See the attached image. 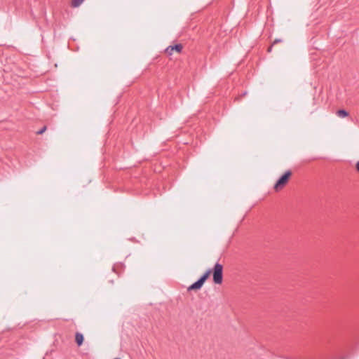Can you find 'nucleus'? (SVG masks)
Instances as JSON below:
<instances>
[{
	"label": "nucleus",
	"mask_w": 359,
	"mask_h": 359,
	"mask_svg": "<svg viewBox=\"0 0 359 359\" xmlns=\"http://www.w3.org/2000/svg\"><path fill=\"white\" fill-rule=\"evenodd\" d=\"M211 273H212L213 282L215 284H221L223 280V266L217 262L212 270L206 271L197 281L188 287L187 290H200Z\"/></svg>",
	"instance_id": "f257e3e1"
},
{
	"label": "nucleus",
	"mask_w": 359,
	"mask_h": 359,
	"mask_svg": "<svg viewBox=\"0 0 359 359\" xmlns=\"http://www.w3.org/2000/svg\"><path fill=\"white\" fill-rule=\"evenodd\" d=\"M292 175V172L290 170H287L277 180L275 184L273 189L276 191H278L283 189V187L287 184L288 180Z\"/></svg>",
	"instance_id": "f03ea898"
},
{
	"label": "nucleus",
	"mask_w": 359,
	"mask_h": 359,
	"mask_svg": "<svg viewBox=\"0 0 359 359\" xmlns=\"http://www.w3.org/2000/svg\"><path fill=\"white\" fill-rule=\"evenodd\" d=\"M183 49V46L181 43H177L174 46H168L165 52L168 55H172L174 51H176L177 53H180Z\"/></svg>",
	"instance_id": "7ed1b4c3"
},
{
	"label": "nucleus",
	"mask_w": 359,
	"mask_h": 359,
	"mask_svg": "<svg viewBox=\"0 0 359 359\" xmlns=\"http://www.w3.org/2000/svg\"><path fill=\"white\" fill-rule=\"evenodd\" d=\"M83 335L80 332H76L75 334V341L79 346H81L83 342Z\"/></svg>",
	"instance_id": "20e7f679"
},
{
	"label": "nucleus",
	"mask_w": 359,
	"mask_h": 359,
	"mask_svg": "<svg viewBox=\"0 0 359 359\" xmlns=\"http://www.w3.org/2000/svg\"><path fill=\"white\" fill-rule=\"evenodd\" d=\"M337 115L340 118H345L348 116V112L345 109H339L337 111Z\"/></svg>",
	"instance_id": "39448f33"
},
{
	"label": "nucleus",
	"mask_w": 359,
	"mask_h": 359,
	"mask_svg": "<svg viewBox=\"0 0 359 359\" xmlns=\"http://www.w3.org/2000/svg\"><path fill=\"white\" fill-rule=\"evenodd\" d=\"M83 1L84 0H72V3H71V6L73 8L79 7L83 2Z\"/></svg>",
	"instance_id": "423d86ee"
},
{
	"label": "nucleus",
	"mask_w": 359,
	"mask_h": 359,
	"mask_svg": "<svg viewBox=\"0 0 359 359\" xmlns=\"http://www.w3.org/2000/svg\"><path fill=\"white\" fill-rule=\"evenodd\" d=\"M46 126H43L42 128H41L39 130L36 132L37 135H41L46 130Z\"/></svg>",
	"instance_id": "0eeeda50"
},
{
	"label": "nucleus",
	"mask_w": 359,
	"mask_h": 359,
	"mask_svg": "<svg viewBox=\"0 0 359 359\" xmlns=\"http://www.w3.org/2000/svg\"><path fill=\"white\" fill-rule=\"evenodd\" d=\"M281 41H282V40H281V39H275V40L273 41V42L272 43V46H273V45H275V44H276V43H280V42H281Z\"/></svg>",
	"instance_id": "6e6552de"
},
{
	"label": "nucleus",
	"mask_w": 359,
	"mask_h": 359,
	"mask_svg": "<svg viewBox=\"0 0 359 359\" xmlns=\"http://www.w3.org/2000/svg\"><path fill=\"white\" fill-rule=\"evenodd\" d=\"M272 48H273V46L271 45V46H270L268 48L267 51H268L269 53L271 52V51H272Z\"/></svg>",
	"instance_id": "1a4fd4ad"
},
{
	"label": "nucleus",
	"mask_w": 359,
	"mask_h": 359,
	"mask_svg": "<svg viewBox=\"0 0 359 359\" xmlns=\"http://www.w3.org/2000/svg\"><path fill=\"white\" fill-rule=\"evenodd\" d=\"M355 166H356V169H357V170L359 172V161L357 162V163H356V165H355Z\"/></svg>",
	"instance_id": "9d476101"
}]
</instances>
